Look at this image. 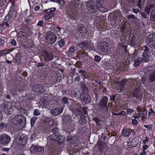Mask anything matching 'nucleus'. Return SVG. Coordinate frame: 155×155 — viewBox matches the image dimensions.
I'll return each mask as SVG.
<instances>
[{"label": "nucleus", "mask_w": 155, "mask_h": 155, "mask_svg": "<svg viewBox=\"0 0 155 155\" xmlns=\"http://www.w3.org/2000/svg\"><path fill=\"white\" fill-rule=\"evenodd\" d=\"M138 84L137 82L134 79H129L124 80L118 83L120 91H122L124 88L129 89L130 88H136Z\"/></svg>", "instance_id": "1"}, {"label": "nucleus", "mask_w": 155, "mask_h": 155, "mask_svg": "<svg viewBox=\"0 0 155 155\" xmlns=\"http://www.w3.org/2000/svg\"><path fill=\"white\" fill-rule=\"evenodd\" d=\"M51 131L53 134L49 136L47 139L48 145L49 149L51 150L54 149V146L53 145L54 142L55 141V136L57 135L56 134L58 133L59 130L58 127H55L51 129Z\"/></svg>", "instance_id": "2"}, {"label": "nucleus", "mask_w": 155, "mask_h": 155, "mask_svg": "<svg viewBox=\"0 0 155 155\" xmlns=\"http://www.w3.org/2000/svg\"><path fill=\"white\" fill-rule=\"evenodd\" d=\"M12 121L14 124L20 125L21 128L25 127L26 124L25 117L21 114L15 116L13 118Z\"/></svg>", "instance_id": "3"}, {"label": "nucleus", "mask_w": 155, "mask_h": 155, "mask_svg": "<svg viewBox=\"0 0 155 155\" xmlns=\"http://www.w3.org/2000/svg\"><path fill=\"white\" fill-rule=\"evenodd\" d=\"M14 137V144L20 146H24L26 144V138L24 137L21 133L17 134Z\"/></svg>", "instance_id": "4"}, {"label": "nucleus", "mask_w": 155, "mask_h": 155, "mask_svg": "<svg viewBox=\"0 0 155 155\" xmlns=\"http://www.w3.org/2000/svg\"><path fill=\"white\" fill-rule=\"evenodd\" d=\"M2 112L8 114H11L14 109L13 108L12 103L10 102H6L1 107Z\"/></svg>", "instance_id": "5"}, {"label": "nucleus", "mask_w": 155, "mask_h": 155, "mask_svg": "<svg viewBox=\"0 0 155 155\" xmlns=\"http://www.w3.org/2000/svg\"><path fill=\"white\" fill-rule=\"evenodd\" d=\"M53 58L54 54L53 53L48 52L47 51L44 50L42 53L41 59L47 62L51 61Z\"/></svg>", "instance_id": "6"}, {"label": "nucleus", "mask_w": 155, "mask_h": 155, "mask_svg": "<svg viewBox=\"0 0 155 155\" xmlns=\"http://www.w3.org/2000/svg\"><path fill=\"white\" fill-rule=\"evenodd\" d=\"M12 53L15 55V57L14 58L13 60L16 64L18 65L21 63V51L18 48H16L12 51Z\"/></svg>", "instance_id": "7"}, {"label": "nucleus", "mask_w": 155, "mask_h": 155, "mask_svg": "<svg viewBox=\"0 0 155 155\" xmlns=\"http://www.w3.org/2000/svg\"><path fill=\"white\" fill-rule=\"evenodd\" d=\"M86 5L88 10L91 13H96L98 10L97 5L92 1L87 2Z\"/></svg>", "instance_id": "8"}, {"label": "nucleus", "mask_w": 155, "mask_h": 155, "mask_svg": "<svg viewBox=\"0 0 155 155\" xmlns=\"http://www.w3.org/2000/svg\"><path fill=\"white\" fill-rule=\"evenodd\" d=\"M146 41L150 47L155 49V34L152 33L149 35L147 38Z\"/></svg>", "instance_id": "9"}, {"label": "nucleus", "mask_w": 155, "mask_h": 155, "mask_svg": "<svg viewBox=\"0 0 155 155\" xmlns=\"http://www.w3.org/2000/svg\"><path fill=\"white\" fill-rule=\"evenodd\" d=\"M46 42L50 44L54 43L56 40L57 37L56 35L52 32L48 33L46 37Z\"/></svg>", "instance_id": "10"}, {"label": "nucleus", "mask_w": 155, "mask_h": 155, "mask_svg": "<svg viewBox=\"0 0 155 155\" xmlns=\"http://www.w3.org/2000/svg\"><path fill=\"white\" fill-rule=\"evenodd\" d=\"M32 90L33 91L38 95L41 94L46 91L45 89L43 87L42 85L40 84L34 85Z\"/></svg>", "instance_id": "11"}, {"label": "nucleus", "mask_w": 155, "mask_h": 155, "mask_svg": "<svg viewBox=\"0 0 155 155\" xmlns=\"http://www.w3.org/2000/svg\"><path fill=\"white\" fill-rule=\"evenodd\" d=\"M80 98L81 101L85 104H88L91 102V98L90 96L85 92H83L80 94Z\"/></svg>", "instance_id": "12"}, {"label": "nucleus", "mask_w": 155, "mask_h": 155, "mask_svg": "<svg viewBox=\"0 0 155 155\" xmlns=\"http://www.w3.org/2000/svg\"><path fill=\"white\" fill-rule=\"evenodd\" d=\"M107 97L104 96L100 101L98 104V107L101 109H105V110L108 111V108L107 107V103L108 100Z\"/></svg>", "instance_id": "13"}, {"label": "nucleus", "mask_w": 155, "mask_h": 155, "mask_svg": "<svg viewBox=\"0 0 155 155\" xmlns=\"http://www.w3.org/2000/svg\"><path fill=\"white\" fill-rule=\"evenodd\" d=\"M11 139L10 136L6 134L0 136V141L5 145H7L10 143Z\"/></svg>", "instance_id": "14"}, {"label": "nucleus", "mask_w": 155, "mask_h": 155, "mask_svg": "<svg viewBox=\"0 0 155 155\" xmlns=\"http://www.w3.org/2000/svg\"><path fill=\"white\" fill-rule=\"evenodd\" d=\"M109 46L105 42H103L101 44H99L98 46L97 49L99 51H101L103 52H107L108 51L109 49Z\"/></svg>", "instance_id": "15"}, {"label": "nucleus", "mask_w": 155, "mask_h": 155, "mask_svg": "<svg viewBox=\"0 0 155 155\" xmlns=\"http://www.w3.org/2000/svg\"><path fill=\"white\" fill-rule=\"evenodd\" d=\"M63 108L62 107H59L54 108L51 110L50 112L52 115L57 116L62 112Z\"/></svg>", "instance_id": "16"}, {"label": "nucleus", "mask_w": 155, "mask_h": 155, "mask_svg": "<svg viewBox=\"0 0 155 155\" xmlns=\"http://www.w3.org/2000/svg\"><path fill=\"white\" fill-rule=\"evenodd\" d=\"M132 96L136 98L141 97L142 94L140 91V87H137L135 90L131 93Z\"/></svg>", "instance_id": "17"}, {"label": "nucleus", "mask_w": 155, "mask_h": 155, "mask_svg": "<svg viewBox=\"0 0 155 155\" xmlns=\"http://www.w3.org/2000/svg\"><path fill=\"white\" fill-rule=\"evenodd\" d=\"M78 31L80 33H85L87 32V31L85 28V27L82 24H79L77 28Z\"/></svg>", "instance_id": "18"}, {"label": "nucleus", "mask_w": 155, "mask_h": 155, "mask_svg": "<svg viewBox=\"0 0 155 155\" xmlns=\"http://www.w3.org/2000/svg\"><path fill=\"white\" fill-rule=\"evenodd\" d=\"M75 5L71 3L68 5L66 7V11L68 13H70L71 12L76 10Z\"/></svg>", "instance_id": "19"}, {"label": "nucleus", "mask_w": 155, "mask_h": 155, "mask_svg": "<svg viewBox=\"0 0 155 155\" xmlns=\"http://www.w3.org/2000/svg\"><path fill=\"white\" fill-rule=\"evenodd\" d=\"M68 13L71 18V19L75 20H78V18L76 10Z\"/></svg>", "instance_id": "20"}, {"label": "nucleus", "mask_w": 155, "mask_h": 155, "mask_svg": "<svg viewBox=\"0 0 155 155\" xmlns=\"http://www.w3.org/2000/svg\"><path fill=\"white\" fill-rule=\"evenodd\" d=\"M56 137H55V141L54 142V143L56 142V141L59 143L60 144L61 143H63L65 140V138L64 136L63 135H59V136H56Z\"/></svg>", "instance_id": "21"}, {"label": "nucleus", "mask_w": 155, "mask_h": 155, "mask_svg": "<svg viewBox=\"0 0 155 155\" xmlns=\"http://www.w3.org/2000/svg\"><path fill=\"white\" fill-rule=\"evenodd\" d=\"M154 5H148L144 9V11L147 14L148 16H149L150 12L151 9H153V8H155L154 6Z\"/></svg>", "instance_id": "22"}, {"label": "nucleus", "mask_w": 155, "mask_h": 155, "mask_svg": "<svg viewBox=\"0 0 155 155\" xmlns=\"http://www.w3.org/2000/svg\"><path fill=\"white\" fill-rule=\"evenodd\" d=\"M143 58H140L142 62H146L149 60V55L148 53H144L142 55Z\"/></svg>", "instance_id": "23"}, {"label": "nucleus", "mask_w": 155, "mask_h": 155, "mask_svg": "<svg viewBox=\"0 0 155 155\" xmlns=\"http://www.w3.org/2000/svg\"><path fill=\"white\" fill-rule=\"evenodd\" d=\"M56 10V8H49L48 9L45 10V12L47 13H48L49 15V16L51 18L54 15L53 12L54 11Z\"/></svg>", "instance_id": "24"}, {"label": "nucleus", "mask_w": 155, "mask_h": 155, "mask_svg": "<svg viewBox=\"0 0 155 155\" xmlns=\"http://www.w3.org/2000/svg\"><path fill=\"white\" fill-rule=\"evenodd\" d=\"M150 18L151 21H155V8L152 10L150 13Z\"/></svg>", "instance_id": "25"}, {"label": "nucleus", "mask_w": 155, "mask_h": 155, "mask_svg": "<svg viewBox=\"0 0 155 155\" xmlns=\"http://www.w3.org/2000/svg\"><path fill=\"white\" fill-rule=\"evenodd\" d=\"M149 80L150 82L155 81V70L150 74Z\"/></svg>", "instance_id": "26"}, {"label": "nucleus", "mask_w": 155, "mask_h": 155, "mask_svg": "<svg viewBox=\"0 0 155 155\" xmlns=\"http://www.w3.org/2000/svg\"><path fill=\"white\" fill-rule=\"evenodd\" d=\"M12 11H10L9 12L8 14L5 17V20L7 22H9L10 20L11 19L13 16L12 15Z\"/></svg>", "instance_id": "27"}, {"label": "nucleus", "mask_w": 155, "mask_h": 155, "mask_svg": "<svg viewBox=\"0 0 155 155\" xmlns=\"http://www.w3.org/2000/svg\"><path fill=\"white\" fill-rule=\"evenodd\" d=\"M141 62V59L140 58H138L137 59H136L134 61V65L135 66H139Z\"/></svg>", "instance_id": "28"}, {"label": "nucleus", "mask_w": 155, "mask_h": 155, "mask_svg": "<svg viewBox=\"0 0 155 155\" xmlns=\"http://www.w3.org/2000/svg\"><path fill=\"white\" fill-rule=\"evenodd\" d=\"M67 54H74L75 53L74 51V47H71L67 51Z\"/></svg>", "instance_id": "29"}, {"label": "nucleus", "mask_w": 155, "mask_h": 155, "mask_svg": "<svg viewBox=\"0 0 155 155\" xmlns=\"http://www.w3.org/2000/svg\"><path fill=\"white\" fill-rule=\"evenodd\" d=\"M147 110L146 109H141L139 112V114L143 117L146 116L147 115Z\"/></svg>", "instance_id": "30"}, {"label": "nucleus", "mask_w": 155, "mask_h": 155, "mask_svg": "<svg viewBox=\"0 0 155 155\" xmlns=\"http://www.w3.org/2000/svg\"><path fill=\"white\" fill-rule=\"evenodd\" d=\"M37 146L32 145L31 146L30 148V150L31 152L33 153H35V152H37Z\"/></svg>", "instance_id": "31"}, {"label": "nucleus", "mask_w": 155, "mask_h": 155, "mask_svg": "<svg viewBox=\"0 0 155 155\" xmlns=\"http://www.w3.org/2000/svg\"><path fill=\"white\" fill-rule=\"evenodd\" d=\"M78 108H77L74 109V111L76 113H77V114H79L81 110V106L80 104H78Z\"/></svg>", "instance_id": "32"}, {"label": "nucleus", "mask_w": 155, "mask_h": 155, "mask_svg": "<svg viewBox=\"0 0 155 155\" xmlns=\"http://www.w3.org/2000/svg\"><path fill=\"white\" fill-rule=\"evenodd\" d=\"M70 120V118L69 116L67 115L64 117L63 119V121L64 123H69Z\"/></svg>", "instance_id": "33"}, {"label": "nucleus", "mask_w": 155, "mask_h": 155, "mask_svg": "<svg viewBox=\"0 0 155 155\" xmlns=\"http://www.w3.org/2000/svg\"><path fill=\"white\" fill-rule=\"evenodd\" d=\"M18 36L19 37H27L28 35L25 32L21 31L18 34Z\"/></svg>", "instance_id": "34"}, {"label": "nucleus", "mask_w": 155, "mask_h": 155, "mask_svg": "<svg viewBox=\"0 0 155 155\" xmlns=\"http://www.w3.org/2000/svg\"><path fill=\"white\" fill-rule=\"evenodd\" d=\"M18 109L21 113L27 114L28 111V110L27 109L21 107H20Z\"/></svg>", "instance_id": "35"}, {"label": "nucleus", "mask_w": 155, "mask_h": 155, "mask_svg": "<svg viewBox=\"0 0 155 155\" xmlns=\"http://www.w3.org/2000/svg\"><path fill=\"white\" fill-rule=\"evenodd\" d=\"M123 134L125 137H128L130 134L129 132L126 129H123L122 130Z\"/></svg>", "instance_id": "36"}, {"label": "nucleus", "mask_w": 155, "mask_h": 155, "mask_svg": "<svg viewBox=\"0 0 155 155\" xmlns=\"http://www.w3.org/2000/svg\"><path fill=\"white\" fill-rule=\"evenodd\" d=\"M84 45L85 48H87L90 47L91 44V41H84Z\"/></svg>", "instance_id": "37"}, {"label": "nucleus", "mask_w": 155, "mask_h": 155, "mask_svg": "<svg viewBox=\"0 0 155 155\" xmlns=\"http://www.w3.org/2000/svg\"><path fill=\"white\" fill-rule=\"evenodd\" d=\"M126 28V26L125 24H123L120 28V31L122 32L121 34L124 33V31Z\"/></svg>", "instance_id": "38"}, {"label": "nucleus", "mask_w": 155, "mask_h": 155, "mask_svg": "<svg viewBox=\"0 0 155 155\" xmlns=\"http://www.w3.org/2000/svg\"><path fill=\"white\" fill-rule=\"evenodd\" d=\"M36 118L34 117L32 118L31 120V127H33L35 124V122L36 120Z\"/></svg>", "instance_id": "39"}, {"label": "nucleus", "mask_w": 155, "mask_h": 155, "mask_svg": "<svg viewBox=\"0 0 155 155\" xmlns=\"http://www.w3.org/2000/svg\"><path fill=\"white\" fill-rule=\"evenodd\" d=\"M8 51L6 50H3L0 51V57L3 56L7 54Z\"/></svg>", "instance_id": "40"}, {"label": "nucleus", "mask_w": 155, "mask_h": 155, "mask_svg": "<svg viewBox=\"0 0 155 155\" xmlns=\"http://www.w3.org/2000/svg\"><path fill=\"white\" fill-rule=\"evenodd\" d=\"M0 127L1 129H4L7 127V124L2 122L0 124Z\"/></svg>", "instance_id": "41"}, {"label": "nucleus", "mask_w": 155, "mask_h": 155, "mask_svg": "<svg viewBox=\"0 0 155 155\" xmlns=\"http://www.w3.org/2000/svg\"><path fill=\"white\" fill-rule=\"evenodd\" d=\"M46 123L48 125L50 126H51L53 124V121L50 119H48Z\"/></svg>", "instance_id": "42"}, {"label": "nucleus", "mask_w": 155, "mask_h": 155, "mask_svg": "<svg viewBox=\"0 0 155 155\" xmlns=\"http://www.w3.org/2000/svg\"><path fill=\"white\" fill-rule=\"evenodd\" d=\"M78 72L79 73H81L84 78H87L86 76H87V75L86 74V72L85 71L79 70Z\"/></svg>", "instance_id": "43"}, {"label": "nucleus", "mask_w": 155, "mask_h": 155, "mask_svg": "<svg viewBox=\"0 0 155 155\" xmlns=\"http://www.w3.org/2000/svg\"><path fill=\"white\" fill-rule=\"evenodd\" d=\"M82 89L84 90L83 92H86L88 91V88L85 85L83 84L82 86Z\"/></svg>", "instance_id": "44"}, {"label": "nucleus", "mask_w": 155, "mask_h": 155, "mask_svg": "<svg viewBox=\"0 0 155 155\" xmlns=\"http://www.w3.org/2000/svg\"><path fill=\"white\" fill-rule=\"evenodd\" d=\"M101 59V57L99 56L96 55L95 57L94 60L97 62H99Z\"/></svg>", "instance_id": "45"}, {"label": "nucleus", "mask_w": 155, "mask_h": 155, "mask_svg": "<svg viewBox=\"0 0 155 155\" xmlns=\"http://www.w3.org/2000/svg\"><path fill=\"white\" fill-rule=\"evenodd\" d=\"M127 17L128 19L130 18H132L134 19H136V17L133 15L131 14L127 16Z\"/></svg>", "instance_id": "46"}, {"label": "nucleus", "mask_w": 155, "mask_h": 155, "mask_svg": "<svg viewBox=\"0 0 155 155\" xmlns=\"http://www.w3.org/2000/svg\"><path fill=\"white\" fill-rule=\"evenodd\" d=\"M84 41H81L80 43L78 44V45L81 48H85V46L84 45Z\"/></svg>", "instance_id": "47"}, {"label": "nucleus", "mask_w": 155, "mask_h": 155, "mask_svg": "<svg viewBox=\"0 0 155 155\" xmlns=\"http://www.w3.org/2000/svg\"><path fill=\"white\" fill-rule=\"evenodd\" d=\"M14 91H13L12 92H14L13 93L16 94H17L18 92H21V89L18 88H16L15 89H14Z\"/></svg>", "instance_id": "48"}, {"label": "nucleus", "mask_w": 155, "mask_h": 155, "mask_svg": "<svg viewBox=\"0 0 155 155\" xmlns=\"http://www.w3.org/2000/svg\"><path fill=\"white\" fill-rule=\"evenodd\" d=\"M44 148L43 147H39L38 146L37 148V152H41L42 151H44Z\"/></svg>", "instance_id": "49"}, {"label": "nucleus", "mask_w": 155, "mask_h": 155, "mask_svg": "<svg viewBox=\"0 0 155 155\" xmlns=\"http://www.w3.org/2000/svg\"><path fill=\"white\" fill-rule=\"evenodd\" d=\"M40 113L39 112V110L38 109H36L34 110V114L35 116L39 115Z\"/></svg>", "instance_id": "50"}, {"label": "nucleus", "mask_w": 155, "mask_h": 155, "mask_svg": "<svg viewBox=\"0 0 155 155\" xmlns=\"http://www.w3.org/2000/svg\"><path fill=\"white\" fill-rule=\"evenodd\" d=\"M141 15L142 17L145 18H147V15L146 13L144 12H141Z\"/></svg>", "instance_id": "51"}, {"label": "nucleus", "mask_w": 155, "mask_h": 155, "mask_svg": "<svg viewBox=\"0 0 155 155\" xmlns=\"http://www.w3.org/2000/svg\"><path fill=\"white\" fill-rule=\"evenodd\" d=\"M57 2L59 3L61 6H63L64 3V0H58V2Z\"/></svg>", "instance_id": "52"}, {"label": "nucleus", "mask_w": 155, "mask_h": 155, "mask_svg": "<svg viewBox=\"0 0 155 155\" xmlns=\"http://www.w3.org/2000/svg\"><path fill=\"white\" fill-rule=\"evenodd\" d=\"M59 45L60 47H62L64 45V43L63 41V40H61L59 42Z\"/></svg>", "instance_id": "53"}, {"label": "nucleus", "mask_w": 155, "mask_h": 155, "mask_svg": "<svg viewBox=\"0 0 155 155\" xmlns=\"http://www.w3.org/2000/svg\"><path fill=\"white\" fill-rule=\"evenodd\" d=\"M68 99L67 97H62V101L63 103L65 104L68 102Z\"/></svg>", "instance_id": "54"}, {"label": "nucleus", "mask_w": 155, "mask_h": 155, "mask_svg": "<svg viewBox=\"0 0 155 155\" xmlns=\"http://www.w3.org/2000/svg\"><path fill=\"white\" fill-rule=\"evenodd\" d=\"M130 44L133 46H134L135 44V42L133 37H132L131 39Z\"/></svg>", "instance_id": "55"}, {"label": "nucleus", "mask_w": 155, "mask_h": 155, "mask_svg": "<svg viewBox=\"0 0 155 155\" xmlns=\"http://www.w3.org/2000/svg\"><path fill=\"white\" fill-rule=\"evenodd\" d=\"M44 66V63L42 62L38 63L37 64V67L38 68H39L40 67H43Z\"/></svg>", "instance_id": "56"}, {"label": "nucleus", "mask_w": 155, "mask_h": 155, "mask_svg": "<svg viewBox=\"0 0 155 155\" xmlns=\"http://www.w3.org/2000/svg\"><path fill=\"white\" fill-rule=\"evenodd\" d=\"M116 97V95H113L112 96H110V99L112 101H114Z\"/></svg>", "instance_id": "57"}, {"label": "nucleus", "mask_w": 155, "mask_h": 155, "mask_svg": "<svg viewBox=\"0 0 155 155\" xmlns=\"http://www.w3.org/2000/svg\"><path fill=\"white\" fill-rule=\"evenodd\" d=\"M43 25V21H39L38 22L37 24V25L38 26H42Z\"/></svg>", "instance_id": "58"}, {"label": "nucleus", "mask_w": 155, "mask_h": 155, "mask_svg": "<svg viewBox=\"0 0 155 155\" xmlns=\"http://www.w3.org/2000/svg\"><path fill=\"white\" fill-rule=\"evenodd\" d=\"M143 126L144 127L147 128L148 130H151L153 125H144Z\"/></svg>", "instance_id": "59"}, {"label": "nucleus", "mask_w": 155, "mask_h": 155, "mask_svg": "<svg viewBox=\"0 0 155 155\" xmlns=\"http://www.w3.org/2000/svg\"><path fill=\"white\" fill-rule=\"evenodd\" d=\"M5 43V40L4 39L0 38V45L1 46H4Z\"/></svg>", "instance_id": "60"}, {"label": "nucleus", "mask_w": 155, "mask_h": 155, "mask_svg": "<svg viewBox=\"0 0 155 155\" xmlns=\"http://www.w3.org/2000/svg\"><path fill=\"white\" fill-rule=\"evenodd\" d=\"M133 112V110L131 109H128L127 111V114H131Z\"/></svg>", "instance_id": "61"}, {"label": "nucleus", "mask_w": 155, "mask_h": 155, "mask_svg": "<svg viewBox=\"0 0 155 155\" xmlns=\"http://www.w3.org/2000/svg\"><path fill=\"white\" fill-rule=\"evenodd\" d=\"M144 48L145 49L144 50V52L145 53H147L149 51V48L147 46H144Z\"/></svg>", "instance_id": "62"}, {"label": "nucleus", "mask_w": 155, "mask_h": 155, "mask_svg": "<svg viewBox=\"0 0 155 155\" xmlns=\"http://www.w3.org/2000/svg\"><path fill=\"white\" fill-rule=\"evenodd\" d=\"M95 121L97 125H98L99 126L100 125V122H101V120H100L98 119L97 118H95Z\"/></svg>", "instance_id": "63"}, {"label": "nucleus", "mask_w": 155, "mask_h": 155, "mask_svg": "<svg viewBox=\"0 0 155 155\" xmlns=\"http://www.w3.org/2000/svg\"><path fill=\"white\" fill-rule=\"evenodd\" d=\"M44 18L46 20L50 18L48 13H47L46 15H45L44 16Z\"/></svg>", "instance_id": "64"}]
</instances>
